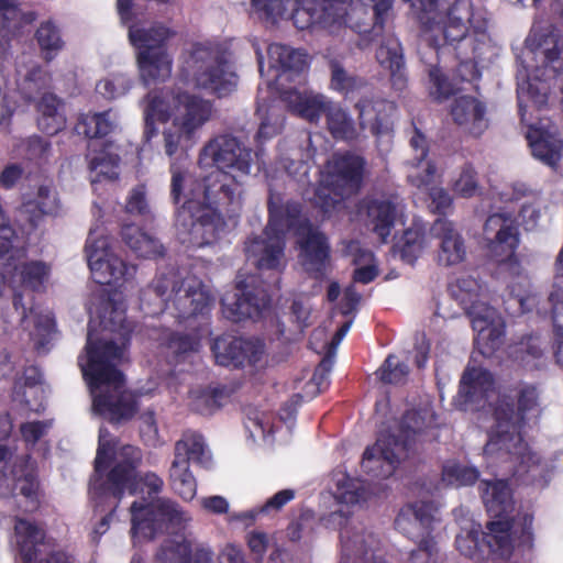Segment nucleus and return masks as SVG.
Instances as JSON below:
<instances>
[{"label":"nucleus","instance_id":"b1692460","mask_svg":"<svg viewBox=\"0 0 563 563\" xmlns=\"http://www.w3.org/2000/svg\"><path fill=\"white\" fill-rule=\"evenodd\" d=\"M212 351L217 363L223 366H242L249 363L263 367L267 364L264 343L258 339L221 336L214 341Z\"/></svg>","mask_w":563,"mask_h":563},{"label":"nucleus","instance_id":"7c9ffc66","mask_svg":"<svg viewBox=\"0 0 563 563\" xmlns=\"http://www.w3.org/2000/svg\"><path fill=\"white\" fill-rule=\"evenodd\" d=\"M435 508L430 503L418 501L405 506L398 514L396 528L409 538H428L434 520Z\"/></svg>","mask_w":563,"mask_h":563},{"label":"nucleus","instance_id":"c9c22d12","mask_svg":"<svg viewBox=\"0 0 563 563\" xmlns=\"http://www.w3.org/2000/svg\"><path fill=\"white\" fill-rule=\"evenodd\" d=\"M11 475L14 481V489L30 503L27 509H35L40 496L35 462L30 455L18 457L12 466Z\"/></svg>","mask_w":563,"mask_h":563},{"label":"nucleus","instance_id":"f257e3e1","mask_svg":"<svg viewBox=\"0 0 563 563\" xmlns=\"http://www.w3.org/2000/svg\"><path fill=\"white\" fill-rule=\"evenodd\" d=\"M145 102L146 137L156 134V122L164 124V152L168 157L175 156L170 163L172 197L176 205L181 203L177 213L179 240L197 247L213 244L227 231L213 206L241 203L243 187L251 175L252 152L235 137L219 135L199 155V166L211 170L194 179L184 165L186 152L210 121L212 103L179 88L150 92Z\"/></svg>","mask_w":563,"mask_h":563},{"label":"nucleus","instance_id":"72a5a7b5","mask_svg":"<svg viewBox=\"0 0 563 563\" xmlns=\"http://www.w3.org/2000/svg\"><path fill=\"white\" fill-rule=\"evenodd\" d=\"M47 388L42 382V375L36 367H29L15 382L13 388V400L24 405L31 411L38 412L44 408L43 402Z\"/></svg>","mask_w":563,"mask_h":563},{"label":"nucleus","instance_id":"3c124183","mask_svg":"<svg viewBox=\"0 0 563 563\" xmlns=\"http://www.w3.org/2000/svg\"><path fill=\"white\" fill-rule=\"evenodd\" d=\"M132 88V79L122 73H113L100 79L96 92L107 100H113L126 95Z\"/></svg>","mask_w":563,"mask_h":563},{"label":"nucleus","instance_id":"7ed1b4c3","mask_svg":"<svg viewBox=\"0 0 563 563\" xmlns=\"http://www.w3.org/2000/svg\"><path fill=\"white\" fill-rule=\"evenodd\" d=\"M269 214V222L264 232L246 243L249 262L262 273H279L286 265L284 228L287 227L295 230L303 268L316 278L325 276L330 267L327 238L300 216L299 207L287 206L284 217L283 210L271 206Z\"/></svg>","mask_w":563,"mask_h":563},{"label":"nucleus","instance_id":"5701e85b","mask_svg":"<svg viewBox=\"0 0 563 563\" xmlns=\"http://www.w3.org/2000/svg\"><path fill=\"white\" fill-rule=\"evenodd\" d=\"M254 280V277L241 279L239 276L235 290L223 296V313L228 319L236 322L245 318H255L267 308V291L255 288Z\"/></svg>","mask_w":563,"mask_h":563},{"label":"nucleus","instance_id":"dca6fc26","mask_svg":"<svg viewBox=\"0 0 563 563\" xmlns=\"http://www.w3.org/2000/svg\"><path fill=\"white\" fill-rule=\"evenodd\" d=\"M132 533L139 538H153L157 531L176 532L190 521V517L175 501L165 498L133 501L130 508Z\"/></svg>","mask_w":563,"mask_h":563},{"label":"nucleus","instance_id":"2f4dec72","mask_svg":"<svg viewBox=\"0 0 563 563\" xmlns=\"http://www.w3.org/2000/svg\"><path fill=\"white\" fill-rule=\"evenodd\" d=\"M415 157L408 162V180L418 189H428L437 177L433 162L427 157L426 137L418 131L410 139Z\"/></svg>","mask_w":563,"mask_h":563},{"label":"nucleus","instance_id":"1a4fd4ad","mask_svg":"<svg viewBox=\"0 0 563 563\" xmlns=\"http://www.w3.org/2000/svg\"><path fill=\"white\" fill-rule=\"evenodd\" d=\"M484 239L490 255L501 264L508 274V288L510 295L518 301L522 311H526L529 300V278L515 256L519 243L518 230L512 217L505 212L489 216L484 225Z\"/></svg>","mask_w":563,"mask_h":563},{"label":"nucleus","instance_id":"f8f14e48","mask_svg":"<svg viewBox=\"0 0 563 563\" xmlns=\"http://www.w3.org/2000/svg\"><path fill=\"white\" fill-rule=\"evenodd\" d=\"M49 77L29 59L20 62L16 68V92L21 95L25 102L37 101V124L38 128L54 135L65 129L66 113L63 102L56 96L46 91L49 86Z\"/></svg>","mask_w":563,"mask_h":563},{"label":"nucleus","instance_id":"c756f323","mask_svg":"<svg viewBox=\"0 0 563 563\" xmlns=\"http://www.w3.org/2000/svg\"><path fill=\"white\" fill-rule=\"evenodd\" d=\"M450 113L454 123L473 135H481L488 126L486 107L475 97L455 98Z\"/></svg>","mask_w":563,"mask_h":563},{"label":"nucleus","instance_id":"a19ab883","mask_svg":"<svg viewBox=\"0 0 563 563\" xmlns=\"http://www.w3.org/2000/svg\"><path fill=\"white\" fill-rule=\"evenodd\" d=\"M122 239L125 244L140 257L155 258L163 255V245L153 236L141 231L133 224L124 225Z\"/></svg>","mask_w":563,"mask_h":563},{"label":"nucleus","instance_id":"0eeeda50","mask_svg":"<svg viewBox=\"0 0 563 563\" xmlns=\"http://www.w3.org/2000/svg\"><path fill=\"white\" fill-rule=\"evenodd\" d=\"M393 3L394 0H302L292 19L300 30L320 26L335 34L349 26L365 33L373 19L375 30L383 26Z\"/></svg>","mask_w":563,"mask_h":563},{"label":"nucleus","instance_id":"412c9836","mask_svg":"<svg viewBox=\"0 0 563 563\" xmlns=\"http://www.w3.org/2000/svg\"><path fill=\"white\" fill-rule=\"evenodd\" d=\"M340 544V563H371L384 559L380 539L361 522H346L341 528Z\"/></svg>","mask_w":563,"mask_h":563},{"label":"nucleus","instance_id":"6e6552de","mask_svg":"<svg viewBox=\"0 0 563 563\" xmlns=\"http://www.w3.org/2000/svg\"><path fill=\"white\" fill-rule=\"evenodd\" d=\"M404 1L410 4L412 12L423 25L426 41L439 45V35L441 34L445 41H464L463 45H471L474 40L466 38V33L472 26L475 34L479 36L477 41L485 43L486 21L472 12L470 0H459L450 9L438 0Z\"/></svg>","mask_w":563,"mask_h":563},{"label":"nucleus","instance_id":"9b49d317","mask_svg":"<svg viewBox=\"0 0 563 563\" xmlns=\"http://www.w3.org/2000/svg\"><path fill=\"white\" fill-rule=\"evenodd\" d=\"M364 162L353 154H334L324 169L313 197L306 196L319 207L324 214L340 209L343 201L353 196L361 186Z\"/></svg>","mask_w":563,"mask_h":563},{"label":"nucleus","instance_id":"ea45409f","mask_svg":"<svg viewBox=\"0 0 563 563\" xmlns=\"http://www.w3.org/2000/svg\"><path fill=\"white\" fill-rule=\"evenodd\" d=\"M59 199L54 188L42 185L34 196L26 197L22 203V211L30 214L31 221L42 214H55L59 210Z\"/></svg>","mask_w":563,"mask_h":563},{"label":"nucleus","instance_id":"cd10ccee","mask_svg":"<svg viewBox=\"0 0 563 563\" xmlns=\"http://www.w3.org/2000/svg\"><path fill=\"white\" fill-rule=\"evenodd\" d=\"M431 235L438 240V261L445 266L457 265L466 257V246L454 224L439 218L431 227Z\"/></svg>","mask_w":563,"mask_h":563},{"label":"nucleus","instance_id":"f704fd0d","mask_svg":"<svg viewBox=\"0 0 563 563\" xmlns=\"http://www.w3.org/2000/svg\"><path fill=\"white\" fill-rule=\"evenodd\" d=\"M361 125L368 128L373 134L388 133L391 126V118L396 112L394 102L379 100L373 103L371 100L357 102Z\"/></svg>","mask_w":563,"mask_h":563},{"label":"nucleus","instance_id":"c85d7f7f","mask_svg":"<svg viewBox=\"0 0 563 563\" xmlns=\"http://www.w3.org/2000/svg\"><path fill=\"white\" fill-rule=\"evenodd\" d=\"M88 168L93 189L102 183H112L119 177V155L113 144L102 145L93 141L89 145Z\"/></svg>","mask_w":563,"mask_h":563},{"label":"nucleus","instance_id":"5fc2aeb1","mask_svg":"<svg viewBox=\"0 0 563 563\" xmlns=\"http://www.w3.org/2000/svg\"><path fill=\"white\" fill-rule=\"evenodd\" d=\"M25 18L7 0H0V38L5 40L23 25Z\"/></svg>","mask_w":563,"mask_h":563},{"label":"nucleus","instance_id":"338daca9","mask_svg":"<svg viewBox=\"0 0 563 563\" xmlns=\"http://www.w3.org/2000/svg\"><path fill=\"white\" fill-rule=\"evenodd\" d=\"M192 406L200 412L211 411L217 407V395L213 390L196 389L190 393Z\"/></svg>","mask_w":563,"mask_h":563},{"label":"nucleus","instance_id":"9d476101","mask_svg":"<svg viewBox=\"0 0 563 563\" xmlns=\"http://www.w3.org/2000/svg\"><path fill=\"white\" fill-rule=\"evenodd\" d=\"M181 76L195 88L227 96L235 90L238 76L225 55L209 43H197L184 54Z\"/></svg>","mask_w":563,"mask_h":563},{"label":"nucleus","instance_id":"2eb2a0df","mask_svg":"<svg viewBox=\"0 0 563 563\" xmlns=\"http://www.w3.org/2000/svg\"><path fill=\"white\" fill-rule=\"evenodd\" d=\"M177 275L172 273L168 277L157 278L146 290L144 296L155 294L158 310L169 300H174L176 307L184 317L203 313L213 303V296L208 286L198 278L186 277L180 286L177 283Z\"/></svg>","mask_w":563,"mask_h":563},{"label":"nucleus","instance_id":"58836bf2","mask_svg":"<svg viewBox=\"0 0 563 563\" xmlns=\"http://www.w3.org/2000/svg\"><path fill=\"white\" fill-rule=\"evenodd\" d=\"M376 59L379 65L390 74L393 85L402 89L406 84L405 64L401 47L397 38L387 37L376 52Z\"/></svg>","mask_w":563,"mask_h":563},{"label":"nucleus","instance_id":"20e7f679","mask_svg":"<svg viewBox=\"0 0 563 563\" xmlns=\"http://www.w3.org/2000/svg\"><path fill=\"white\" fill-rule=\"evenodd\" d=\"M141 457L140 450L132 445L117 449L110 434L103 428L100 429L95 461L96 475L90 483V494L101 511H104L106 508L111 511L93 527L95 539L100 538L109 529L112 511L126 489L130 495L146 493L148 498L153 499V495L163 488L162 478L154 473L136 477L135 468L140 464Z\"/></svg>","mask_w":563,"mask_h":563},{"label":"nucleus","instance_id":"ddd939ff","mask_svg":"<svg viewBox=\"0 0 563 563\" xmlns=\"http://www.w3.org/2000/svg\"><path fill=\"white\" fill-rule=\"evenodd\" d=\"M172 32L162 24H134L129 29L131 44L137 48L140 78L145 85L168 79L172 75L173 58L164 44Z\"/></svg>","mask_w":563,"mask_h":563},{"label":"nucleus","instance_id":"37998d69","mask_svg":"<svg viewBox=\"0 0 563 563\" xmlns=\"http://www.w3.org/2000/svg\"><path fill=\"white\" fill-rule=\"evenodd\" d=\"M334 483L333 496L339 504L355 506L366 500L368 492L361 479L350 477L344 473H338Z\"/></svg>","mask_w":563,"mask_h":563},{"label":"nucleus","instance_id":"4468645a","mask_svg":"<svg viewBox=\"0 0 563 563\" xmlns=\"http://www.w3.org/2000/svg\"><path fill=\"white\" fill-rule=\"evenodd\" d=\"M479 289L472 277L457 279L450 287L451 294L468 310L477 344L484 349L483 353H490L501 342L504 321L494 308L477 302Z\"/></svg>","mask_w":563,"mask_h":563},{"label":"nucleus","instance_id":"473e14b6","mask_svg":"<svg viewBox=\"0 0 563 563\" xmlns=\"http://www.w3.org/2000/svg\"><path fill=\"white\" fill-rule=\"evenodd\" d=\"M492 388L493 377L490 373L482 367H467L461 379L454 405L461 410H466L470 404L479 402L482 398L488 397Z\"/></svg>","mask_w":563,"mask_h":563},{"label":"nucleus","instance_id":"a211bd4d","mask_svg":"<svg viewBox=\"0 0 563 563\" xmlns=\"http://www.w3.org/2000/svg\"><path fill=\"white\" fill-rule=\"evenodd\" d=\"M85 253L96 283L101 285L117 284L133 277L134 266H128L113 251L111 242L101 225L89 230Z\"/></svg>","mask_w":563,"mask_h":563},{"label":"nucleus","instance_id":"774afa93","mask_svg":"<svg viewBox=\"0 0 563 563\" xmlns=\"http://www.w3.org/2000/svg\"><path fill=\"white\" fill-rule=\"evenodd\" d=\"M516 358L525 365H530L532 360L539 358L542 355L537 340L530 338L526 342H521L515 350Z\"/></svg>","mask_w":563,"mask_h":563},{"label":"nucleus","instance_id":"e2e57ef3","mask_svg":"<svg viewBox=\"0 0 563 563\" xmlns=\"http://www.w3.org/2000/svg\"><path fill=\"white\" fill-rule=\"evenodd\" d=\"M410 563H440L437 543L431 538L421 539L419 547L411 551Z\"/></svg>","mask_w":563,"mask_h":563},{"label":"nucleus","instance_id":"bf43d9fd","mask_svg":"<svg viewBox=\"0 0 563 563\" xmlns=\"http://www.w3.org/2000/svg\"><path fill=\"white\" fill-rule=\"evenodd\" d=\"M296 0H252L253 8L267 20L276 22L284 19L288 7Z\"/></svg>","mask_w":563,"mask_h":563},{"label":"nucleus","instance_id":"de8ad7c7","mask_svg":"<svg viewBox=\"0 0 563 563\" xmlns=\"http://www.w3.org/2000/svg\"><path fill=\"white\" fill-rule=\"evenodd\" d=\"M169 477L174 490L185 500H191L196 496L197 484L189 471V464L183 460H174L169 471Z\"/></svg>","mask_w":563,"mask_h":563},{"label":"nucleus","instance_id":"09e8293b","mask_svg":"<svg viewBox=\"0 0 563 563\" xmlns=\"http://www.w3.org/2000/svg\"><path fill=\"white\" fill-rule=\"evenodd\" d=\"M257 115L261 120L257 137L267 140L276 135L283 128L284 118L280 109L269 102L260 101Z\"/></svg>","mask_w":563,"mask_h":563},{"label":"nucleus","instance_id":"aec40b11","mask_svg":"<svg viewBox=\"0 0 563 563\" xmlns=\"http://www.w3.org/2000/svg\"><path fill=\"white\" fill-rule=\"evenodd\" d=\"M439 427V417L434 412L430 399L426 398L406 411L397 434H394L409 453L418 444L433 441L438 437L437 429Z\"/></svg>","mask_w":563,"mask_h":563},{"label":"nucleus","instance_id":"13d9d810","mask_svg":"<svg viewBox=\"0 0 563 563\" xmlns=\"http://www.w3.org/2000/svg\"><path fill=\"white\" fill-rule=\"evenodd\" d=\"M37 42L45 52L46 58H52V53L62 48L63 42L55 25L49 22L43 23L36 33Z\"/></svg>","mask_w":563,"mask_h":563},{"label":"nucleus","instance_id":"69168bd1","mask_svg":"<svg viewBox=\"0 0 563 563\" xmlns=\"http://www.w3.org/2000/svg\"><path fill=\"white\" fill-rule=\"evenodd\" d=\"M126 211L133 214H145L148 211L146 188L137 185L131 189L126 200Z\"/></svg>","mask_w":563,"mask_h":563},{"label":"nucleus","instance_id":"393cba45","mask_svg":"<svg viewBox=\"0 0 563 563\" xmlns=\"http://www.w3.org/2000/svg\"><path fill=\"white\" fill-rule=\"evenodd\" d=\"M13 540L20 556L19 563H70L68 556L63 553L36 561L43 547L44 531L29 519L16 518Z\"/></svg>","mask_w":563,"mask_h":563},{"label":"nucleus","instance_id":"4be33fe9","mask_svg":"<svg viewBox=\"0 0 563 563\" xmlns=\"http://www.w3.org/2000/svg\"><path fill=\"white\" fill-rule=\"evenodd\" d=\"M408 456L391 432H380L376 443L363 454L362 470L374 478H388L399 463Z\"/></svg>","mask_w":563,"mask_h":563},{"label":"nucleus","instance_id":"79ce46f5","mask_svg":"<svg viewBox=\"0 0 563 563\" xmlns=\"http://www.w3.org/2000/svg\"><path fill=\"white\" fill-rule=\"evenodd\" d=\"M118 115L112 110H108L82 114L76 129L78 133L93 139L108 135L118 128Z\"/></svg>","mask_w":563,"mask_h":563},{"label":"nucleus","instance_id":"e433bc0d","mask_svg":"<svg viewBox=\"0 0 563 563\" xmlns=\"http://www.w3.org/2000/svg\"><path fill=\"white\" fill-rule=\"evenodd\" d=\"M453 514L461 529L455 540L456 549L464 556L479 558L484 547L479 543L481 525L463 507L456 508Z\"/></svg>","mask_w":563,"mask_h":563},{"label":"nucleus","instance_id":"6ab92c4d","mask_svg":"<svg viewBox=\"0 0 563 563\" xmlns=\"http://www.w3.org/2000/svg\"><path fill=\"white\" fill-rule=\"evenodd\" d=\"M267 53V82L269 86L274 85V89L285 102L287 92L307 89L303 76L307 67L305 53L282 44L269 45Z\"/></svg>","mask_w":563,"mask_h":563},{"label":"nucleus","instance_id":"c03bdc74","mask_svg":"<svg viewBox=\"0 0 563 563\" xmlns=\"http://www.w3.org/2000/svg\"><path fill=\"white\" fill-rule=\"evenodd\" d=\"M174 460H183L188 464L192 461L207 465L210 461V456L202 437L192 432L185 433L175 444Z\"/></svg>","mask_w":563,"mask_h":563},{"label":"nucleus","instance_id":"4c0bfd02","mask_svg":"<svg viewBox=\"0 0 563 563\" xmlns=\"http://www.w3.org/2000/svg\"><path fill=\"white\" fill-rule=\"evenodd\" d=\"M508 200H519L527 198L519 211L520 224L527 230H536L545 216L547 207L539 195L531 191L523 184H517L512 187V194H506Z\"/></svg>","mask_w":563,"mask_h":563},{"label":"nucleus","instance_id":"6e6d98bb","mask_svg":"<svg viewBox=\"0 0 563 563\" xmlns=\"http://www.w3.org/2000/svg\"><path fill=\"white\" fill-rule=\"evenodd\" d=\"M331 86L345 96L364 87V81L347 73L340 64L333 63L331 66Z\"/></svg>","mask_w":563,"mask_h":563},{"label":"nucleus","instance_id":"864d4df0","mask_svg":"<svg viewBox=\"0 0 563 563\" xmlns=\"http://www.w3.org/2000/svg\"><path fill=\"white\" fill-rule=\"evenodd\" d=\"M478 472L474 467H468L456 461H448L442 471V478L449 485L464 486L475 483Z\"/></svg>","mask_w":563,"mask_h":563},{"label":"nucleus","instance_id":"a18cd8bd","mask_svg":"<svg viewBox=\"0 0 563 563\" xmlns=\"http://www.w3.org/2000/svg\"><path fill=\"white\" fill-rule=\"evenodd\" d=\"M345 254L351 256L356 265L354 282L368 284L377 276V268L373 254L363 249L358 242L351 241L345 245Z\"/></svg>","mask_w":563,"mask_h":563},{"label":"nucleus","instance_id":"f3484780","mask_svg":"<svg viewBox=\"0 0 563 563\" xmlns=\"http://www.w3.org/2000/svg\"><path fill=\"white\" fill-rule=\"evenodd\" d=\"M289 109L310 122L319 120L321 113L327 114V124L335 139H352L355 130L352 120L338 104L331 103L322 95L308 89L295 90L285 95Z\"/></svg>","mask_w":563,"mask_h":563},{"label":"nucleus","instance_id":"39448f33","mask_svg":"<svg viewBox=\"0 0 563 563\" xmlns=\"http://www.w3.org/2000/svg\"><path fill=\"white\" fill-rule=\"evenodd\" d=\"M537 399L536 388L523 385L517 394L516 411L508 404L500 405L495 410L496 429L484 449L487 456L497 455L498 459H504L508 455L515 467L514 475L529 483L541 482L544 478L545 466L522 441L518 429L538 416Z\"/></svg>","mask_w":563,"mask_h":563},{"label":"nucleus","instance_id":"8fccbe9b","mask_svg":"<svg viewBox=\"0 0 563 563\" xmlns=\"http://www.w3.org/2000/svg\"><path fill=\"white\" fill-rule=\"evenodd\" d=\"M245 428L254 442L258 444H269L272 442L274 424L271 413L263 411L250 412Z\"/></svg>","mask_w":563,"mask_h":563},{"label":"nucleus","instance_id":"0e129e2a","mask_svg":"<svg viewBox=\"0 0 563 563\" xmlns=\"http://www.w3.org/2000/svg\"><path fill=\"white\" fill-rule=\"evenodd\" d=\"M52 428V421H26L20 426V433L23 441L27 445H34L43 437H45L48 430Z\"/></svg>","mask_w":563,"mask_h":563},{"label":"nucleus","instance_id":"bb28decb","mask_svg":"<svg viewBox=\"0 0 563 563\" xmlns=\"http://www.w3.org/2000/svg\"><path fill=\"white\" fill-rule=\"evenodd\" d=\"M361 214L365 216L366 227L385 242L396 222L398 205L389 197L373 196L363 201Z\"/></svg>","mask_w":563,"mask_h":563},{"label":"nucleus","instance_id":"052dcab7","mask_svg":"<svg viewBox=\"0 0 563 563\" xmlns=\"http://www.w3.org/2000/svg\"><path fill=\"white\" fill-rule=\"evenodd\" d=\"M453 191L463 198H470L477 194L479 187L475 170L465 166L453 181Z\"/></svg>","mask_w":563,"mask_h":563},{"label":"nucleus","instance_id":"680f3d73","mask_svg":"<svg viewBox=\"0 0 563 563\" xmlns=\"http://www.w3.org/2000/svg\"><path fill=\"white\" fill-rule=\"evenodd\" d=\"M430 96L435 100L446 99L455 90L454 84L449 80L440 69L431 68L429 71Z\"/></svg>","mask_w":563,"mask_h":563},{"label":"nucleus","instance_id":"49530a36","mask_svg":"<svg viewBox=\"0 0 563 563\" xmlns=\"http://www.w3.org/2000/svg\"><path fill=\"white\" fill-rule=\"evenodd\" d=\"M191 544L183 536L166 539L156 554L158 563H189Z\"/></svg>","mask_w":563,"mask_h":563},{"label":"nucleus","instance_id":"603ef678","mask_svg":"<svg viewBox=\"0 0 563 563\" xmlns=\"http://www.w3.org/2000/svg\"><path fill=\"white\" fill-rule=\"evenodd\" d=\"M400 256L404 261L412 263L424 247L422 229L419 224L407 229L398 243Z\"/></svg>","mask_w":563,"mask_h":563},{"label":"nucleus","instance_id":"a878e982","mask_svg":"<svg viewBox=\"0 0 563 563\" xmlns=\"http://www.w3.org/2000/svg\"><path fill=\"white\" fill-rule=\"evenodd\" d=\"M13 306L20 313L21 325L29 333L34 347L44 352L54 338V322L51 312L34 306L27 308L19 294L14 295Z\"/></svg>","mask_w":563,"mask_h":563},{"label":"nucleus","instance_id":"4d7b16f0","mask_svg":"<svg viewBox=\"0 0 563 563\" xmlns=\"http://www.w3.org/2000/svg\"><path fill=\"white\" fill-rule=\"evenodd\" d=\"M376 375L382 382L399 384L406 379L408 375V366L401 363L396 356L390 355L376 372Z\"/></svg>","mask_w":563,"mask_h":563},{"label":"nucleus","instance_id":"423d86ee","mask_svg":"<svg viewBox=\"0 0 563 563\" xmlns=\"http://www.w3.org/2000/svg\"><path fill=\"white\" fill-rule=\"evenodd\" d=\"M483 499L493 520L484 536L488 553L495 559L508 560L515 550L533 548V518L525 514L517 521L510 519L514 510L511 489L505 481L482 482Z\"/></svg>","mask_w":563,"mask_h":563},{"label":"nucleus","instance_id":"f03ea898","mask_svg":"<svg viewBox=\"0 0 563 563\" xmlns=\"http://www.w3.org/2000/svg\"><path fill=\"white\" fill-rule=\"evenodd\" d=\"M112 298L101 299L100 306L91 303L88 311L91 318L100 320L103 330L120 332V343L103 335L96 339L89 329L85 353L78 357L85 380L92 398V411L110 421L120 422L130 419L139 405V398L152 396L157 386L150 382L148 387L133 391L124 389V378L117 368L124 360L129 329L125 325V306Z\"/></svg>","mask_w":563,"mask_h":563}]
</instances>
